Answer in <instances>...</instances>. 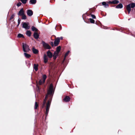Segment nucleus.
I'll use <instances>...</instances> for the list:
<instances>
[{
  "mask_svg": "<svg viewBox=\"0 0 135 135\" xmlns=\"http://www.w3.org/2000/svg\"><path fill=\"white\" fill-rule=\"evenodd\" d=\"M135 7V3H130L127 6L126 9L129 14L131 11V8H133Z\"/></svg>",
  "mask_w": 135,
  "mask_h": 135,
  "instance_id": "1",
  "label": "nucleus"
},
{
  "mask_svg": "<svg viewBox=\"0 0 135 135\" xmlns=\"http://www.w3.org/2000/svg\"><path fill=\"white\" fill-rule=\"evenodd\" d=\"M22 44L23 50L24 52H27L30 50L28 45L24 43H22Z\"/></svg>",
  "mask_w": 135,
  "mask_h": 135,
  "instance_id": "2",
  "label": "nucleus"
},
{
  "mask_svg": "<svg viewBox=\"0 0 135 135\" xmlns=\"http://www.w3.org/2000/svg\"><path fill=\"white\" fill-rule=\"evenodd\" d=\"M42 43L44 47L46 49H49L51 48V47L47 43L43 41H42Z\"/></svg>",
  "mask_w": 135,
  "mask_h": 135,
  "instance_id": "3",
  "label": "nucleus"
},
{
  "mask_svg": "<svg viewBox=\"0 0 135 135\" xmlns=\"http://www.w3.org/2000/svg\"><path fill=\"white\" fill-rule=\"evenodd\" d=\"M50 101L49 100L48 101V102L46 104V116H47L48 115L49 109L50 107Z\"/></svg>",
  "mask_w": 135,
  "mask_h": 135,
  "instance_id": "4",
  "label": "nucleus"
},
{
  "mask_svg": "<svg viewBox=\"0 0 135 135\" xmlns=\"http://www.w3.org/2000/svg\"><path fill=\"white\" fill-rule=\"evenodd\" d=\"M22 27L26 30L29 29L30 28L29 23L28 22H23L22 24Z\"/></svg>",
  "mask_w": 135,
  "mask_h": 135,
  "instance_id": "5",
  "label": "nucleus"
},
{
  "mask_svg": "<svg viewBox=\"0 0 135 135\" xmlns=\"http://www.w3.org/2000/svg\"><path fill=\"white\" fill-rule=\"evenodd\" d=\"M53 91V85L52 84H51L50 86L49 89L47 91L48 94H51Z\"/></svg>",
  "mask_w": 135,
  "mask_h": 135,
  "instance_id": "6",
  "label": "nucleus"
},
{
  "mask_svg": "<svg viewBox=\"0 0 135 135\" xmlns=\"http://www.w3.org/2000/svg\"><path fill=\"white\" fill-rule=\"evenodd\" d=\"M52 94H48V92H47V94L46 95L45 97V99L44 100L43 104H42V108H43L45 106V104L46 101V100L47 99V98H48V95H50V96H51L52 95Z\"/></svg>",
  "mask_w": 135,
  "mask_h": 135,
  "instance_id": "7",
  "label": "nucleus"
},
{
  "mask_svg": "<svg viewBox=\"0 0 135 135\" xmlns=\"http://www.w3.org/2000/svg\"><path fill=\"white\" fill-rule=\"evenodd\" d=\"M60 41V38L57 37L56 39L54 42V44L55 46H57L59 44Z\"/></svg>",
  "mask_w": 135,
  "mask_h": 135,
  "instance_id": "8",
  "label": "nucleus"
},
{
  "mask_svg": "<svg viewBox=\"0 0 135 135\" xmlns=\"http://www.w3.org/2000/svg\"><path fill=\"white\" fill-rule=\"evenodd\" d=\"M27 15L29 16H31L33 14V11L30 9H28L27 12Z\"/></svg>",
  "mask_w": 135,
  "mask_h": 135,
  "instance_id": "9",
  "label": "nucleus"
},
{
  "mask_svg": "<svg viewBox=\"0 0 135 135\" xmlns=\"http://www.w3.org/2000/svg\"><path fill=\"white\" fill-rule=\"evenodd\" d=\"M24 14V11L23 8L21 9L19 11L18 14V15L20 16H22V15H23Z\"/></svg>",
  "mask_w": 135,
  "mask_h": 135,
  "instance_id": "10",
  "label": "nucleus"
},
{
  "mask_svg": "<svg viewBox=\"0 0 135 135\" xmlns=\"http://www.w3.org/2000/svg\"><path fill=\"white\" fill-rule=\"evenodd\" d=\"M47 56L49 58H52L53 56L52 53L50 51H48L47 52Z\"/></svg>",
  "mask_w": 135,
  "mask_h": 135,
  "instance_id": "11",
  "label": "nucleus"
},
{
  "mask_svg": "<svg viewBox=\"0 0 135 135\" xmlns=\"http://www.w3.org/2000/svg\"><path fill=\"white\" fill-rule=\"evenodd\" d=\"M33 35L35 39H37L39 38V35L37 32H35Z\"/></svg>",
  "mask_w": 135,
  "mask_h": 135,
  "instance_id": "12",
  "label": "nucleus"
},
{
  "mask_svg": "<svg viewBox=\"0 0 135 135\" xmlns=\"http://www.w3.org/2000/svg\"><path fill=\"white\" fill-rule=\"evenodd\" d=\"M44 62L46 63L47 62L48 60V58L46 54H44Z\"/></svg>",
  "mask_w": 135,
  "mask_h": 135,
  "instance_id": "13",
  "label": "nucleus"
},
{
  "mask_svg": "<svg viewBox=\"0 0 135 135\" xmlns=\"http://www.w3.org/2000/svg\"><path fill=\"white\" fill-rule=\"evenodd\" d=\"M59 53L56 52L55 51L53 55V59L54 60H55L57 57Z\"/></svg>",
  "mask_w": 135,
  "mask_h": 135,
  "instance_id": "14",
  "label": "nucleus"
},
{
  "mask_svg": "<svg viewBox=\"0 0 135 135\" xmlns=\"http://www.w3.org/2000/svg\"><path fill=\"white\" fill-rule=\"evenodd\" d=\"M70 98L68 96H66L63 99L65 102H69L70 100Z\"/></svg>",
  "mask_w": 135,
  "mask_h": 135,
  "instance_id": "15",
  "label": "nucleus"
},
{
  "mask_svg": "<svg viewBox=\"0 0 135 135\" xmlns=\"http://www.w3.org/2000/svg\"><path fill=\"white\" fill-rule=\"evenodd\" d=\"M32 51L35 54H37L38 52V51L37 50L35 49L34 47L33 48Z\"/></svg>",
  "mask_w": 135,
  "mask_h": 135,
  "instance_id": "16",
  "label": "nucleus"
},
{
  "mask_svg": "<svg viewBox=\"0 0 135 135\" xmlns=\"http://www.w3.org/2000/svg\"><path fill=\"white\" fill-rule=\"evenodd\" d=\"M38 64H33V68L35 70L37 71H38Z\"/></svg>",
  "mask_w": 135,
  "mask_h": 135,
  "instance_id": "17",
  "label": "nucleus"
},
{
  "mask_svg": "<svg viewBox=\"0 0 135 135\" xmlns=\"http://www.w3.org/2000/svg\"><path fill=\"white\" fill-rule=\"evenodd\" d=\"M26 52H25L24 53V55L25 57L26 58H29L31 57V55H30L26 53Z\"/></svg>",
  "mask_w": 135,
  "mask_h": 135,
  "instance_id": "18",
  "label": "nucleus"
},
{
  "mask_svg": "<svg viewBox=\"0 0 135 135\" xmlns=\"http://www.w3.org/2000/svg\"><path fill=\"white\" fill-rule=\"evenodd\" d=\"M123 7V5L122 3H119L115 7L117 8H121Z\"/></svg>",
  "mask_w": 135,
  "mask_h": 135,
  "instance_id": "19",
  "label": "nucleus"
},
{
  "mask_svg": "<svg viewBox=\"0 0 135 135\" xmlns=\"http://www.w3.org/2000/svg\"><path fill=\"white\" fill-rule=\"evenodd\" d=\"M103 5L104 6V7L105 8H107L108 6V4L107 3L105 2H103L102 3Z\"/></svg>",
  "mask_w": 135,
  "mask_h": 135,
  "instance_id": "20",
  "label": "nucleus"
},
{
  "mask_svg": "<svg viewBox=\"0 0 135 135\" xmlns=\"http://www.w3.org/2000/svg\"><path fill=\"white\" fill-rule=\"evenodd\" d=\"M61 49V47L60 46H59L57 47L56 48V50L55 52H57L58 53H59Z\"/></svg>",
  "mask_w": 135,
  "mask_h": 135,
  "instance_id": "21",
  "label": "nucleus"
},
{
  "mask_svg": "<svg viewBox=\"0 0 135 135\" xmlns=\"http://www.w3.org/2000/svg\"><path fill=\"white\" fill-rule=\"evenodd\" d=\"M70 51H68L65 54V55L64 57V59L63 61V62H64L66 58V57L68 55L69 53L70 52Z\"/></svg>",
  "mask_w": 135,
  "mask_h": 135,
  "instance_id": "22",
  "label": "nucleus"
},
{
  "mask_svg": "<svg viewBox=\"0 0 135 135\" xmlns=\"http://www.w3.org/2000/svg\"><path fill=\"white\" fill-rule=\"evenodd\" d=\"M36 0H30V3L32 4H34L36 3Z\"/></svg>",
  "mask_w": 135,
  "mask_h": 135,
  "instance_id": "23",
  "label": "nucleus"
},
{
  "mask_svg": "<svg viewBox=\"0 0 135 135\" xmlns=\"http://www.w3.org/2000/svg\"><path fill=\"white\" fill-rule=\"evenodd\" d=\"M31 30L32 31H38V29L34 26L32 27Z\"/></svg>",
  "mask_w": 135,
  "mask_h": 135,
  "instance_id": "24",
  "label": "nucleus"
},
{
  "mask_svg": "<svg viewBox=\"0 0 135 135\" xmlns=\"http://www.w3.org/2000/svg\"><path fill=\"white\" fill-rule=\"evenodd\" d=\"M119 2V1L117 0H114L111 2V3L114 4H117Z\"/></svg>",
  "mask_w": 135,
  "mask_h": 135,
  "instance_id": "25",
  "label": "nucleus"
},
{
  "mask_svg": "<svg viewBox=\"0 0 135 135\" xmlns=\"http://www.w3.org/2000/svg\"><path fill=\"white\" fill-rule=\"evenodd\" d=\"M26 34L29 37H30L31 35V33L30 31H27L26 32Z\"/></svg>",
  "mask_w": 135,
  "mask_h": 135,
  "instance_id": "26",
  "label": "nucleus"
},
{
  "mask_svg": "<svg viewBox=\"0 0 135 135\" xmlns=\"http://www.w3.org/2000/svg\"><path fill=\"white\" fill-rule=\"evenodd\" d=\"M17 37L18 38L24 37L23 35L21 33H19Z\"/></svg>",
  "mask_w": 135,
  "mask_h": 135,
  "instance_id": "27",
  "label": "nucleus"
},
{
  "mask_svg": "<svg viewBox=\"0 0 135 135\" xmlns=\"http://www.w3.org/2000/svg\"><path fill=\"white\" fill-rule=\"evenodd\" d=\"M27 18V17L26 15L24 14L22 16V20H25Z\"/></svg>",
  "mask_w": 135,
  "mask_h": 135,
  "instance_id": "28",
  "label": "nucleus"
},
{
  "mask_svg": "<svg viewBox=\"0 0 135 135\" xmlns=\"http://www.w3.org/2000/svg\"><path fill=\"white\" fill-rule=\"evenodd\" d=\"M42 78L43 79V81L44 82L45 81V80L46 78V76L45 75H42Z\"/></svg>",
  "mask_w": 135,
  "mask_h": 135,
  "instance_id": "29",
  "label": "nucleus"
},
{
  "mask_svg": "<svg viewBox=\"0 0 135 135\" xmlns=\"http://www.w3.org/2000/svg\"><path fill=\"white\" fill-rule=\"evenodd\" d=\"M45 82L44 81L41 80H39V84L40 85H41L44 84L45 83Z\"/></svg>",
  "mask_w": 135,
  "mask_h": 135,
  "instance_id": "30",
  "label": "nucleus"
},
{
  "mask_svg": "<svg viewBox=\"0 0 135 135\" xmlns=\"http://www.w3.org/2000/svg\"><path fill=\"white\" fill-rule=\"evenodd\" d=\"M38 106V105L37 102H35V106L34 108L35 109H37V107Z\"/></svg>",
  "mask_w": 135,
  "mask_h": 135,
  "instance_id": "31",
  "label": "nucleus"
},
{
  "mask_svg": "<svg viewBox=\"0 0 135 135\" xmlns=\"http://www.w3.org/2000/svg\"><path fill=\"white\" fill-rule=\"evenodd\" d=\"M89 20L90 22L91 23H94L95 22V21L93 20V19L90 18Z\"/></svg>",
  "mask_w": 135,
  "mask_h": 135,
  "instance_id": "32",
  "label": "nucleus"
},
{
  "mask_svg": "<svg viewBox=\"0 0 135 135\" xmlns=\"http://www.w3.org/2000/svg\"><path fill=\"white\" fill-rule=\"evenodd\" d=\"M21 1L23 4H25L26 3L27 0H21Z\"/></svg>",
  "mask_w": 135,
  "mask_h": 135,
  "instance_id": "33",
  "label": "nucleus"
},
{
  "mask_svg": "<svg viewBox=\"0 0 135 135\" xmlns=\"http://www.w3.org/2000/svg\"><path fill=\"white\" fill-rule=\"evenodd\" d=\"M15 16V15L14 14H13L12 16H11V17H10V20H11L12 19H13L14 16Z\"/></svg>",
  "mask_w": 135,
  "mask_h": 135,
  "instance_id": "34",
  "label": "nucleus"
},
{
  "mask_svg": "<svg viewBox=\"0 0 135 135\" xmlns=\"http://www.w3.org/2000/svg\"><path fill=\"white\" fill-rule=\"evenodd\" d=\"M36 90L37 92H40V88L38 86H37L36 87Z\"/></svg>",
  "mask_w": 135,
  "mask_h": 135,
  "instance_id": "35",
  "label": "nucleus"
},
{
  "mask_svg": "<svg viewBox=\"0 0 135 135\" xmlns=\"http://www.w3.org/2000/svg\"><path fill=\"white\" fill-rule=\"evenodd\" d=\"M21 4L22 3L20 2H19L17 4V5L18 7H19L21 5Z\"/></svg>",
  "mask_w": 135,
  "mask_h": 135,
  "instance_id": "36",
  "label": "nucleus"
},
{
  "mask_svg": "<svg viewBox=\"0 0 135 135\" xmlns=\"http://www.w3.org/2000/svg\"><path fill=\"white\" fill-rule=\"evenodd\" d=\"M21 21V19L20 18H19L18 20V25H20V21Z\"/></svg>",
  "mask_w": 135,
  "mask_h": 135,
  "instance_id": "37",
  "label": "nucleus"
},
{
  "mask_svg": "<svg viewBox=\"0 0 135 135\" xmlns=\"http://www.w3.org/2000/svg\"><path fill=\"white\" fill-rule=\"evenodd\" d=\"M91 16L93 19H95L96 18L95 16L94 15H91Z\"/></svg>",
  "mask_w": 135,
  "mask_h": 135,
  "instance_id": "38",
  "label": "nucleus"
},
{
  "mask_svg": "<svg viewBox=\"0 0 135 135\" xmlns=\"http://www.w3.org/2000/svg\"><path fill=\"white\" fill-rule=\"evenodd\" d=\"M50 44L52 47H53L54 46V43L53 42H50Z\"/></svg>",
  "mask_w": 135,
  "mask_h": 135,
  "instance_id": "39",
  "label": "nucleus"
},
{
  "mask_svg": "<svg viewBox=\"0 0 135 135\" xmlns=\"http://www.w3.org/2000/svg\"><path fill=\"white\" fill-rule=\"evenodd\" d=\"M60 38V39L61 40H62L63 38V37H59Z\"/></svg>",
  "mask_w": 135,
  "mask_h": 135,
  "instance_id": "40",
  "label": "nucleus"
},
{
  "mask_svg": "<svg viewBox=\"0 0 135 135\" xmlns=\"http://www.w3.org/2000/svg\"><path fill=\"white\" fill-rule=\"evenodd\" d=\"M19 25H18H18H17V27H18L19 26Z\"/></svg>",
  "mask_w": 135,
  "mask_h": 135,
  "instance_id": "41",
  "label": "nucleus"
},
{
  "mask_svg": "<svg viewBox=\"0 0 135 135\" xmlns=\"http://www.w3.org/2000/svg\"><path fill=\"white\" fill-rule=\"evenodd\" d=\"M55 30H56V27H55Z\"/></svg>",
  "mask_w": 135,
  "mask_h": 135,
  "instance_id": "42",
  "label": "nucleus"
}]
</instances>
